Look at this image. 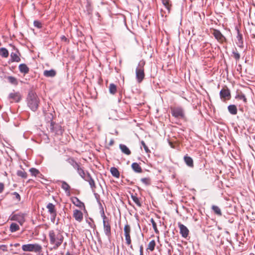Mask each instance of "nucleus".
Here are the masks:
<instances>
[{
  "label": "nucleus",
  "instance_id": "nucleus-1",
  "mask_svg": "<svg viewBox=\"0 0 255 255\" xmlns=\"http://www.w3.org/2000/svg\"><path fill=\"white\" fill-rule=\"evenodd\" d=\"M48 236L50 243L53 245L54 249H57L63 242L64 237L59 232H55L53 230L49 231Z\"/></svg>",
  "mask_w": 255,
  "mask_h": 255
},
{
  "label": "nucleus",
  "instance_id": "nucleus-2",
  "mask_svg": "<svg viewBox=\"0 0 255 255\" xmlns=\"http://www.w3.org/2000/svg\"><path fill=\"white\" fill-rule=\"evenodd\" d=\"M27 99L28 107L31 110L36 111L39 103V99L36 94L33 91H30L28 93Z\"/></svg>",
  "mask_w": 255,
  "mask_h": 255
},
{
  "label": "nucleus",
  "instance_id": "nucleus-3",
  "mask_svg": "<svg viewBox=\"0 0 255 255\" xmlns=\"http://www.w3.org/2000/svg\"><path fill=\"white\" fill-rule=\"evenodd\" d=\"M145 62L144 60L139 62L135 69L136 79L138 83H141L144 78V65Z\"/></svg>",
  "mask_w": 255,
  "mask_h": 255
},
{
  "label": "nucleus",
  "instance_id": "nucleus-4",
  "mask_svg": "<svg viewBox=\"0 0 255 255\" xmlns=\"http://www.w3.org/2000/svg\"><path fill=\"white\" fill-rule=\"evenodd\" d=\"M22 250L24 252L39 253L41 251L42 247L38 244H28L23 245Z\"/></svg>",
  "mask_w": 255,
  "mask_h": 255
},
{
  "label": "nucleus",
  "instance_id": "nucleus-5",
  "mask_svg": "<svg viewBox=\"0 0 255 255\" xmlns=\"http://www.w3.org/2000/svg\"><path fill=\"white\" fill-rule=\"evenodd\" d=\"M50 131L53 134V135H61L63 133V129L62 127L54 123L51 122L49 127Z\"/></svg>",
  "mask_w": 255,
  "mask_h": 255
},
{
  "label": "nucleus",
  "instance_id": "nucleus-6",
  "mask_svg": "<svg viewBox=\"0 0 255 255\" xmlns=\"http://www.w3.org/2000/svg\"><path fill=\"white\" fill-rule=\"evenodd\" d=\"M124 235L126 241V244L130 246V248L132 249V246L131 245V240L130 237L131 228L129 225L126 224L124 228Z\"/></svg>",
  "mask_w": 255,
  "mask_h": 255
},
{
  "label": "nucleus",
  "instance_id": "nucleus-7",
  "mask_svg": "<svg viewBox=\"0 0 255 255\" xmlns=\"http://www.w3.org/2000/svg\"><path fill=\"white\" fill-rule=\"evenodd\" d=\"M104 231L106 235L110 238L111 236V227L108 218L104 214L103 216Z\"/></svg>",
  "mask_w": 255,
  "mask_h": 255
},
{
  "label": "nucleus",
  "instance_id": "nucleus-8",
  "mask_svg": "<svg viewBox=\"0 0 255 255\" xmlns=\"http://www.w3.org/2000/svg\"><path fill=\"white\" fill-rule=\"evenodd\" d=\"M172 115L177 118H184V113L183 109L181 107H175L171 108Z\"/></svg>",
  "mask_w": 255,
  "mask_h": 255
},
{
  "label": "nucleus",
  "instance_id": "nucleus-9",
  "mask_svg": "<svg viewBox=\"0 0 255 255\" xmlns=\"http://www.w3.org/2000/svg\"><path fill=\"white\" fill-rule=\"evenodd\" d=\"M25 214L23 213H19L11 215L10 220L12 221H17L21 226H22L25 221Z\"/></svg>",
  "mask_w": 255,
  "mask_h": 255
},
{
  "label": "nucleus",
  "instance_id": "nucleus-10",
  "mask_svg": "<svg viewBox=\"0 0 255 255\" xmlns=\"http://www.w3.org/2000/svg\"><path fill=\"white\" fill-rule=\"evenodd\" d=\"M221 99L223 101H226L231 98V93L230 90L227 88H223L220 92Z\"/></svg>",
  "mask_w": 255,
  "mask_h": 255
},
{
  "label": "nucleus",
  "instance_id": "nucleus-11",
  "mask_svg": "<svg viewBox=\"0 0 255 255\" xmlns=\"http://www.w3.org/2000/svg\"><path fill=\"white\" fill-rule=\"evenodd\" d=\"M46 208L48 209V212L51 215V220L54 222L57 215L55 205L52 203H49L47 204Z\"/></svg>",
  "mask_w": 255,
  "mask_h": 255
},
{
  "label": "nucleus",
  "instance_id": "nucleus-12",
  "mask_svg": "<svg viewBox=\"0 0 255 255\" xmlns=\"http://www.w3.org/2000/svg\"><path fill=\"white\" fill-rule=\"evenodd\" d=\"M212 34L219 42L222 43L225 41V37L219 30L214 29Z\"/></svg>",
  "mask_w": 255,
  "mask_h": 255
},
{
  "label": "nucleus",
  "instance_id": "nucleus-13",
  "mask_svg": "<svg viewBox=\"0 0 255 255\" xmlns=\"http://www.w3.org/2000/svg\"><path fill=\"white\" fill-rule=\"evenodd\" d=\"M178 225L180 229V233L183 237L186 238L189 234L188 229L185 226L182 224L181 223H178Z\"/></svg>",
  "mask_w": 255,
  "mask_h": 255
},
{
  "label": "nucleus",
  "instance_id": "nucleus-14",
  "mask_svg": "<svg viewBox=\"0 0 255 255\" xmlns=\"http://www.w3.org/2000/svg\"><path fill=\"white\" fill-rule=\"evenodd\" d=\"M73 217L78 222H81L83 219V213L77 209H75L73 211Z\"/></svg>",
  "mask_w": 255,
  "mask_h": 255
},
{
  "label": "nucleus",
  "instance_id": "nucleus-15",
  "mask_svg": "<svg viewBox=\"0 0 255 255\" xmlns=\"http://www.w3.org/2000/svg\"><path fill=\"white\" fill-rule=\"evenodd\" d=\"M9 99L11 102H18L21 99V95L18 92L11 93L9 95Z\"/></svg>",
  "mask_w": 255,
  "mask_h": 255
},
{
  "label": "nucleus",
  "instance_id": "nucleus-16",
  "mask_svg": "<svg viewBox=\"0 0 255 255\" xmlns=\"http://www.w3.org/2000/svg\"><path fill=\"white\" fill-rule=\"evenodd\" d=\"M18 51H15V52H11L10 54L11 60L12 62H19L20 58L18 55Z\"/></svg>",
  "mask_w": 255,
  "mask_h": 255
},
{
  "label": "nucleus",
  "instance_id": "nucleus-17",
  "mask_svg": "<svg viewBox=\"0 0 255 255\" xmlns=\"http://www.w3.org/2000/svg\"><path fill=\"white\" fill-rule=\"evenodd\" d=\"M56 72L53 69H51L50 70H45L43 72L44 76L46 77H53L56 75Z\"/></svg>",
  "mask_w": 255,
  "mask_h": 255
},
{
  "label": "nucleus",
  "instance_id": "nucleus-18",
  "mask_svg": "<svg viewBox=\"0 0 255 255\" xmlns=\"http://www.w3.org/2000/svg\"><path fill=\"white\" fill-rule=\"evenodd\" d=\"M19 70L21 73L27 74L29 72V68L25 64H21L19 65Z\"/></svg>",
  "mask_w": 255,
  "mask_h": 255
},
{
  "label": "nucleus",
  "instance_id": "nucleus-19",
  "mask_svg": "<svg viewBox=\"0 0 255 255\" xmlns=\"http://www.w3.org/2000/svg\"><path fill=\"white\" fill-rule=\"evenodd\" d=\"M131 168L135 172L141 173L142 172V169L141 167L136 162H134L131 164Z\"/></svg>",
  "mask_w": 255,
  "mask_h": 255
},
{
  "label": "nucleus",
  "instance_id": "nucleus-20",
  "mask_svg": "<svg viewBox=\"0 0 255 255\" xmlns=\"http://www.w3.org/2000/svg\"><path fill=\"white\" fill-rule=\"evenodd\" d=\"M73 203L76 206L80 207V208H85V205L80 200L77 198L75 197L74 199L72 201Z\"/></svg>",
  "mask_w": 255,
  "mask_h": 255
},
{
  "label": "nucleus",
  "instance_id": "nucleus-21",
  "mask_svg": "<svg viewBox=\"0 0 255 255\" xmlns=\"http://www.w3.org/2000/svg\"><path fill=\"white\" fill-rule=\"evenodd\" d=\"M184 161L186 164L189 167H192L194 166L193 160L192 158L188 156H185L184 157Z\"/></svg>",
  "mask_w": 255,
  "mask_h": 255
},
{
  "label": "nucleus",
  "instance_id": "nucleus-22",
  "mask_svg": "<svg viewBox=\"0 0 255 255\" xmlns=\"http://www.w3.org/2000/svg\"><path fill=\"white\" fill-rule=\"evenodd\" d=\"M235 98L237 99L242 100L245 103H246L247 102L245 95L241 92H238Z\"/></svg>",
  "mask_w": 255,
  "mask_h": 255
},
{
  "label": "nucleus",
  "instance_id": "nucleus-23",
  "mask_svg": "<svg viewBox=\"0 0 255 255\" xmlns=\"http://www.w3.org/2000/svg\"><path fill=\"white\" fill-rule=\"evenodd\" d=\"M120 148L122 151L127 155H129L131 153L130 150L126 145L121 144Z\"/></svg>",
  "mask_w": 255,
  "mask_h": 255
},
{
  "label": "nucleus",
  "instance_id": "nucleus-24",
  "mask_svg": "<svg viewBox=\"0 0 255 255\" xmlns=\"http://www.w3.org/2000/svg\"><path fill=\"white\" fill-rule=\"evenodd\" d=\"M19 230V226L15 223H12L9 227V230L11 232H15Z\"/></svg>",
  "mask_w": 255,
  "mask_h": 255
},
{
  "label": "nucleus",
  "instance_id": "nucleus-25",
  "mask_svg": "<svg viewBox=\"0 0 255 255\" xmlns=\"http://www.w3.org/2000/svg\"><path fill=\"white\" fill-rule=\"evenodd\" d=\"M229 112L232 115H236L237 114V109L235 105H231L228 107Z\"/></svg>",
  "mask_w": 255,
  "mask_h": 255
},
{
  "label": "nucleus",
  "instance_id": "nucleus-26",
  "mask_svg": "<svg viewBox=\"0 0 255 255\" xmlns=\"http://www.w3.org/2000/svg\"><path fill=\"white\" fill-rule=\"evenodd\" d=\"M110 171L112 175L116 178L120 177V172L117 168L113 167L111 168Z\"/></svg>",
  "mask_w": 255,
  "mask_h": 255
},
{
  "label": "nucleus",
  "instance_id": "nucleus-27",
  "mask_svg": "<svg viewBox=\"0 0 255 255\" xmlns=\"http://www.w3.org/2000/svg\"><path fill=\"white\" fill-rule=\"evenodd\" d=\"M85 180L89 182L92 189H94L96 187L95 182L90 175H88Z\"/></svg>",
  "mask_w": 255,
  "mask_h": 255
},
{
  "label": "nucleus",
  "instance_id": "nucleus-28",
  "mask_svg": "<svg viewBox=\"0 0 255 255\" xmlns=\"http://www.w3.org/2000/svg\"><path fill=\"white\" fill-rule=\"evenodd\" d=\"M0 55L4 58L7 57L8 56V52L7 49L4 48H0Z\"/></svg>",
  "mask_w": 255,
  "mask_h": 255
},
{
  "label": "nucleus",
  "instance_id": "nucleus-29",
  "mask_svg": "<svg viewBox=\"0 0 255 255\" xmlns=\"http://www.w3.org/2000/svg\"><path fill=\"white\" fill-rule=\"evenodd\" d=\"M212 210L214 211V213L218 216H221L222 215V212L221 209L219 207L216 205H213L212 207Z\"/></svg>",
  "mask_w": 255,
  "mask_h": 255
},
{
  "label": "nucleus",
  "instance_id": "nucleus-30",
  "mask_svg": "<svg viewBox=\"0 0 255 255\" xmlns=\"http://www.w3.org/2000/svg\"><path fill=\"white\" fill-rule=\"evenodd\" d=\"M16 174L18 176H19L23 178H26L27 174L24 170H18L17 171Z\"/></svg>",
  "mask_w": 255,
  "mask_h": 255
},
{
  "label": "nucleus",
  "instance_id": "nucleus-31",
  "mask_svg": "<svg viewBox=\"0 0 255 255\" xmlns=\"http://www.w3.org/2000/svg\"><path fill=\"white\" fill-rule=\"evenodd\" d=\"M131 197L133 202L136 204L137 206H138L139 207L141 206V204L140 202V200L136 196L132 195L131 196Z\"/></svg>",
  "mask_w": 255,
  "mask_h": 255
},
{
  "label": "nucleus",
  "instance_id": "nucleus-32",
  "mask_svg": "<svg viewBox=\"0 0 255 255\" xmlns=\"http://www.w3.org/2000/svg\"><path fill=\"white\" fill-rule=\"evenodd\" d=\"M68 161L75 169H76L79 166L78 163L73 158H69Z\"/></svg>",
  "mask_w": 255,
  "mask_h": 255
},
{
  "label": "nucleus",
  "instance_id": "nucleus-33",
  "mask_svg": "<svg viewBox=\"0 0 255 255\" xmlns=\"http://www.w3.org/2000/svg\"><path fill=\"white\" fill-rule=\"evenodd\" d=\"M61 187L66 192H68L69 194L70 193V186L66 182H62Z\"/></svg>",
  "mask_w": 255,
  "mask_h": 255
},
{
  "label": "nucleus",
  "instance_id": "nucleus-34",
  "mask_svg": "<svg viewBox=\"0 0 255 255\" xmlns=\"http://www.w3.org/2000/svg\"><path fill=\"white\" fill-rule=\"evenodd\" d=\"M162 2L165 7L167 8L168 12H169L171 6V4L170 3L169 0H162Z\"/></svg>",
  "mask_w": 255,
  "mask_h": 255
},
{
  "label": "nucleus",
  "instance_id": "nucleus-35",
  "mask_svg": "<svg viewBox=\"0 0 255 255\" xmlns=\"http://www.w3.org/2000/svg\"><path fill=\"white\" fill-rule=\"evenodd\" d=\"M155 245V242L154 240L151 241L148 245L147 249L151 251H153L154 250Z\"/></svg>",
  "mask_w": 255,
  "mask_h": 255
},
{
  "label": "nucleus",
  "instance_id": "nucleus-36",
  "mask_svg": "<svg viewBox=\"0 0 255 255\" xmlns=\"http://www.w3.org/2000/svg\"><path fill=\"white\" fill-rule=\"evenodd\" d=\"M7 79L8 82L11 84L15 85H16L17 84V80L15 77L12 76H8L7 77Z\"/></svg>",
  "mask_w": 255,
  "mask_h": 255
},
{
  "label": "nucleus",
  "instance_id": "nucleus-37",
  "mask_svg": "<svg viewBox=\"0 0 255 255\" xmlns=\"http://www.w3.org/2000/svg\"><path fill=\"white\" fill-rule=\"evenodd\" d=\"M109 90H110V92L111 94H115L117 91L116 86L114 84H111L109 86Z\"/></svg>",
  "mask_w": 255,
  "mask_h": 255
},
{
  "label": "nucleus",
  "instance_id": "nucleus-38",
  "mask_svg": "<svg viewBox=\"0 0 255 255\" xmlns=\"http://www.w3.org/2000/svg\"><path fill=\"white\" fill-rule=\"evenodd\" d=\"M29 172L31 173L32 176H36L39 173V170L34 168H30L29 169Z\"/></svg>",
  "mask_w": 255,
  "mask_h": 255
},
{
  "label": "nucleus",
  "instance_id": "nucleus-39",
  "mask_svg": "<svg viewBox=\"0 0 255 255\" xmlns=\"http://www.w3.org/2000/svg\"><path fill=\"white\" fill-rule=\"evenodd\" d=\"M141 181L146 186L150 184V179L149 177L141 178Z\"/></svg>",
  "mask_w": 255,
  "mask_h": 255
},
{
  "label": "nucleus",
  "instance_id": "nucleus-40",
  "mask_svg": "<svg viewBox=\"0 0 255 255\" xmlns=\"http://www.w3.org/2000/svg\"><path fill=\"white\" fill-rule=\"evenodd\" d=\"M151 223H152V227L153 228V229L156 233H158L159 232L157 230L156 224L154 220L152 218L151 219Z\"/></svg>",
  "mask_w": 255,
  "mask_h": 255
},
{
  "label": "nucleus",
  "instance_id": "nucleus-41",
  "mask_svg": "<svg viewBox=\"0 0 255 255\" xmlns=\"http://www.w3.org/2000/svg\"><path fill=\"white\" fill-rule=\"evenodd\" d=\"M233 57L237 60L238 61L240 58V55L237 51L233 52Z\"/></svg>",
  "mask_w": 255,
  "mask_h": 255
},
{
  "label": "nucleus",
  "instance_id": "nucleus-42",
  "mask_svg": "<svg viewBox=\"0 0 255 255\" xmlns=\"http://www.w3.org/2000/svg\"><path fill=\"white\" fill-rule=\"evenodd\" d=\"M237 38L238 39L239 41V44L240 47L243 46V41H242V36L241 34H240L239 33H238V36Z\"/></svg>",
  "mask_w": 255,
  "mask_h": 255
},
{
  "label": "nucleus",
  "instance_id": "nucleus-43",
  "mask_svg": "<svg viewBox=\"0 0 255 255\" xmlns=\"http://www.w3.org/2000/svg\"><path fill=\"white\" fill-rule=\"evenodd\" d=\"M141 143L143 146V147L144 148L145 152L146 153H148V152H150V150L149 149H148V147L147 146V145L145 144V142L143 141H141Z\"/></svg>",
  "mask_w": 255,
  "mask_h": 255
},
{
  "label": "nucleus",
  "instance_id": "nucleus-44",
  "mask_svg": "<svg viewBox=\"0 0 255 255\" xmlns=\"http://www.w3.org/2000/svg\"><path fill=\"white\" fill-rule=\"evenodd\" d=\"M12 194L14 196L15 198L18 201H20V196L17 192H14L12 193Z\"/></svg>",
  "mask_w": 255,
  "mask_h": 255
},
{
  "label": "nucleus",
  "instance_id": "nucleus-45",
  "mask_svg": "<svg viewBox=\"0 0 255 255\" xmlns=\"http://www.w3.org/2000/svg\"><path fill=\"white\" fill-rule=\"evenodd\" d=\"M34 25L37 28H40L41 27V23L39 21H34Z\"/></svg>",
  "mask_w": 255,
  "mask_h": 255
},
{
  "label": "nucleus",
  "instance_id": "nucleus-46",
  "mask_svg": "<svg viewBox=\"0 0 255 255\" xmlns=\"http://www.w3.org/2000/svg\"><path fill=\"white\" fill-rule=\"evenodd\" d=\"M88 175H90L89 174V173H86L85 171L84 172H83V173L80 175V176L83 178L85 180L87 178V177L88 176Z\"/></svg>",
  "mask_w": 255,
  "mask_h": 255
},
{
  "label": "nucleus",
  "instance_id": "nucleus-47",
  "mask_svg": "<svg viewBox=\"0 0 255 255\" xmlns=\"http://www.w3.org/2000/svg\"><path fill=\"white\" fill-rule=\"evenodd\" d=\"M0 249L3 252L7 251V247L5 245H0Z\"/></svg>",
  "mask_w": 255,
  "mask_h": 255
},
{
  "label": "nucleus",
  "instance_id": "nucleus-48",
  "mask_svg": "<svg viewBox=\"0 0 255 255\" xmlns=\"http://www.w3.org/2000/svg\"><path fill=\"white\" fill-rule=\"evenodd\" d=\"M77 170V172H78L79 174L80 175H81L83 172H84V170L80 167V166H78V168L76 169Z\"/></svg>",
  "mask_w": 255,
  "mask_h": 255
},
{
  "label": "nucleus",
  "instance_id": "nucleus-49",
  "mask_svg": "<svg viewBox=\"0 0 255 255\" xmlns=\"http://www.w3.org/2000/svg\"><path fill=\"white\" fill-rule=\"evenodd\" d=\"M4 189V184L2 183H0V193H2Z\"/></svg>",
  "mask_w": 255,
  "mask_h": 255
},
{
  "label": "nucleus",
  "instance_id": "nucleus-50",
  "mask_svg": "<svg viewBox=\"0 0 255 255\" xmlns=\"http://www.w3.org/2000/svg\"><path fill=\"white\" fill-rule=\"evenodd\" d=\"M139 253H140V255H143V247H142V245L140 246V247Z\"/></svg>",
  "mask_w": 255,
  "mask_h": 255
},
{
  "label": "nucleus",
  "instance_id": "nucleus-51",
  "mask_svg": "<svg viewBox=\"0 0 255 255\" xmlns=\"http://www.w3.org/2000/svg\"><path fill=\"white\" fill-rule=\"evenodd\" d=\"M114 143V140H111L110 142V145H112Z\"/></svg>",
  "mask_w": 255,
  "mask_h": 255
},
{
  "label": "nucleus",
  "instance_id": "nucleus-52",
  "mask_svg": "<svg viewBox=\"0 0 255 255\" xmlns=\"http://www.w3.org/2000/svg\"><path fill=\"white\" fill-rule=\"evenodd\" d=\"M65 255H72L69 252H67Z\"/></svg>",
  "mask_w": 255,
  "mask_h": 255
},
{
  "label": "nucleus",
  "instance_id": "nucleus-53",
  "mask_svg": "<svg viewBox=\"0 0 255 255\" xmlns=\"http://www.w3.org/2000/svg\"><path fill=\"white\" fill-rule=\"evenodd\" d=\"M62 38L63 39H65V40H67V38H66V37H65V36H63L62 37Z\"/></svg>",
  "mask_w": 255,
  "mask_h": 255
},
{
  "label": "nucleus",
  "instance_id": "nucleus-54",
  "mask_svg": "<svg viewBox=\"0 0 255 255\" xmlns=\"http://www.w3.org/2000/svg\"><path fill=\"white\" fill-rule=\"evenodd\" d=\"M19 245V244H16L14 245V247H16L18 246Z\"/></svg>",
  "mask_w": 255,
  "mask_h": 255
}]
</instances>
